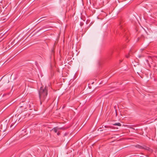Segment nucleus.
Here are the masks:
<instances>
[{"label":"nucleus","instance_id":"423d86ee","mask_svg":"<svg viewBox=\"0 0 157 157\" xmlns=\"http://www.w3.org/2000/svg\"><path fill=\"white\" fill-rule=\"evenodd\" d=\"M135 147H137V148H139L140 149H142L143 146H140V145L139 144H137V145H136Z\"/></svg>","mask_w":157,"mask_h":157},{"label":"nucleus","instance_id":"0eeeda50","mask_svg":"<svg viewBox=\"0 0 157 157\" xmlns=\"http://www.w3.org/2000/svg\"><path fill=\"white\" fill-rule=\"evenodd\" d=\"M45 17H41V18L40 19H39V20L38 21H39V20H41L39 22H39H41V21H44V20H46V19H44Z\"/></svg>","mask_w":157,"mask_h":157},{"label":"nucleus","instance_id":"a211bd4d","mask_svg":"<svg viewBox=\"0 0 157 157\" xmlns=\"http://www.w3.org/2000/svg\"><path fill=\"white\" fill-rule=\"evenodd\" d=\"M122 62V61H120V62Z\"/></svg>","mask_w":157,"mask_h":157},{"label":"nucleus","instance_id":"6ab92c4d","mask_svg":"<svg viewBox=\"0 0 157 157\" xmlns=\"http://www.w3.org/2000/svg\"><path fill=\"white\" fill-rule=\"evenodd\" d=\"M94 13L95 12V10H94Z\"/></svg>","mask_w":157,"mask_h":157},{"label":"nucleus","instance_id":"6e6552de","mask_svg":"<svg viewBox=\"0 0 157 157\" xmlns=\"http://www.w3.org/2000/svg\"><path fill=\"white\" fill-rule=\"evenodd\" d=\"M25 109V108L24 106H20V108L19 109H18L20 110H22L23 109Z\"/></svg>","mask_w":157,"mask_h":157},{"label":"nucleus","instance_id":"9d476101","mask_svg":"<svg viewBox=\"0 0 157 157\" xmlns=\"http://www.w3.org/2000/svg\"><path fill=\"white\" fill-rule=\"evenodd\" d=\"M10 94V93H7L6 94H4L3 95V97L5 96L6 95H9Z\"/></svg>","mask_w":157,"mask_h":157},{"label":"nucleus","instance_id":"7ed1b4c3","mask_svg":"<svg viewBox=\"0 0 157 157\" xmlns=\"http://www.w3.org/2000/svg\"><path fill=\"white\" fill-rule=\"evenodd\" d=\"M63 128H58L57 127H54L52 129V130L53 131L55 132H57V130L59 129H62Z\"/></svg>","mask_w":157,"mask_h":157},{"label":"nucleus","instance_id":"39448f33","mask_svg":"<svg viewBox=\"0 0 157 157\" xmlns=\"http://www.w3.org/2000/svg\"><path fill=\"white\" fill-rule=\"evenodd\" d=\"M113 124V125H114V126L117 125V126H121V124L120 123H115L114 124Z\"/></svg>","mask_w":157,"mask_h":157},{"label":"nucleus","instance_id":"f03ea898","mask_svg":"<svg viewBox=\"0 0 157 157\" xmlns=\"http://www.w3.org/2000/svg\"><path fill=\"white\" fill-rule=\"evenodd\" d=\"M9 13L8 10H0V14L1 16H6Z\"/></svg>","mask_w":157,"mask_h":157},{"label":"nucleus","instance_id":"9b49d317","mask_svg":"<svg viewBox=\"0 0 157 157\" xmlns=\"http://www.w3.org/2000/svg\"><path fill=\"white\" fill-rule=\"evenodd\" d=\"M129 56H130V53H129L128 54V55H126L125 56V57L127 58H128L129 57Z\"/></svg>","mask_w":157,"mask_h":157},{"label":"nucleus","instance_id":"f257e3e1","mask_svg":"<svg viewBox=\"0 0 157 157\" xmlns=\"http://www.w3.org/2000/svg\"><path fill=\"white\" fill-rule=\"evenodd\" d=\"M48 87L46 86L44 87L43 86L40 87L39 91V94L41 104L42 102L47 101L46 97L48 95Z\"/></svg>","mask_w":157,"mask_h":157},{"label":"nucleus","instance_id":"dca6fc26","mask_svg":"<svg viewBox=\"0 0 157 157\" xmlns=\"http://www.w3.org/2000/svg\"><path fill=\"white\" fill-rule=\"evenodd\" d=\"M105 127H106V128H107V127H107V126H105Z\"/></svg>","mask_w":157,"mask_h":157},{"label":"nucleus","instance_id":"1a4fd4ad","mask_svg":"<svg viewBox=\"0 0 157 157\" xmlns=\"http://www.w3.org/2000/svg\"><path fill=\"white\" fill-rule=\"evenodd\" d=\"M138 57L139 58H141L142 57H144V56L142 55H138Z\"/></svg>","mask_w":157,"mask_h":157},{"label":"nucleus","instance_id":"f8f14e48","mask_svg":"<svg viewBox=\"0 0 157 157\" xmlns=\"http://www.w3.org/2000/svg\"><path fill=\"white\" fill-rule=\"evenodd\" d=\"M84 24V23L82 22H80V25L81 26H82Z\"/></svg>","mask_w":157,"mask_h":157},{"label":"nucleus","instance_id":"20e7f679","mask_svg":"<svg viewBox=\"0 0 157 157\" xmlns=\"http://www.w3.org/2000/svg\"><path fill=\"white\" fill-rule=\"evenodd\" d=\"M142 149H144L147 151H149L150 150V148L149 147H147V146H143Z\"/></svg>","mask_w":157,"mask_h":157},{"label":"nucleus","instance_id":"4468645a","mask_svg":"<svg viewBox=\"0 0 157 157\" xmlns=\"http://www.w3.org/2000/svg\"><path fill=\"white\" fill-rule=\"evenodd\" d=\"M6 20V19H2V21H5Z\"/></svg>","mask_w":157,"mask_h":157},{"label":"nucleus","instance_id":"f3484780","mask_svg":"<svg viewBox=\"0 0 157 157\" xmlns=\"http://www.w3.org/2000/svg\"><path fill=\"white\" fill-rule=\"evenodd\" d=\"M29 115V114H28V115H27V116L28 117Z\"/></svg>","mask_w":157,"mask_h":157},{"label":"nucleus","instance_id":"ddd939ff","mask_svg":"<svg viewBox=\"0 0 157 157\" xmlns=\"http://www.w3.org/2000/svg\"><path fill=\"white\" fill-rule=\"evenodd\" d=\"M60 133L59 132H58L57 133V135H60Z\"/></svg>","mask_w":157,"mask_h":157},{"label":"nucleus","instance_id":"2eb2a0df","mask_svg":"<svg viewBox=\"0 0 157 157\" xmlns=\"http://www.w3.org/2000/svg\"><path fill=\"white\" fill-rule=\"evenodd\" d=\"M2 137L1 138H0V140L2 139Z\"/></svg>","mask_w":157,"mask_h":157}]
</instances>
